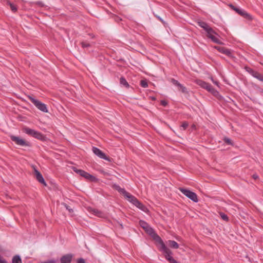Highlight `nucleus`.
I'll use <instances>...</instances> for the list:
<instances>
[{"mask_svg": "<svg viewBox=\"0 0 263 263\" xmlns=\"http://www.w3.org/2000/svg\"><path fill=\"white\" fill-rule=\"evenodd\" d=\"M31 136L36 139H38L41 141H46L47 138L42 133H28Z\"/></svg>", "mask_w": 263, "mask_h": 263, "instance_id": "f8f14e48", "label": "nucleus"}, {"mask_svg": "<svg viewBox=\"0 0 263 263\" xmlns=\"http://www.w3.org/2000/svg\"><path fill=\"white\" fill-rule=\"evenodd\" d=\"M12 263H22V259L19 255L13 256L12 260Z\"/></svg>", "mask_w": 263, "mask_h": 263, "instance_id": "412c9836", "label": "nucleus"}, {"mask_svg": "<svg viewBox=\"0 0 263 263\" xmlns=\"http://www.w3.org/2000/svg\"><path fill=\"white\" fill-rule=\"evenodd\" d=\"M140 226L145 230V231L152 236L154 239L156 241H158V238H160L154 231L150 226L145 221L140 220L139 221Z\"/></svg>", "mask_w": 263, "mask_h": 263, "instance_id": "f03ea898", "label": "nucleus"}, {"mask_svg": "<svg viewBox=\"0 0 263 263\" xmlns=\"http://www.w3.org/2000/svg\"><path fill=\"white\" fill-rule=\"evenodd\" d=\"M92 151L93 153L99 158L104 159L105 160H108L109 158L106 156V155L100 149L97 147H93Z\"/></svg>", "mask_w": 263, "mask_h": 263, "instance_id": "6e6552de", "label": "nucleus"}, {"mask_svg": "<svg viewBox=\"0 0 263 263\" xmlns=\"http://www.w3.org/2000/svg\"><path fill=\"white\" fill-rule=\"evenodd\" d=\"M230 7L232 8L236 12L240 15L241 16L244 17L246 18L250 19L251 16L249 14H248L245 10L241 9L240 8H237L233 6V5H230Z\"/></svg>", "mask_w": 263, "mask_h": 263, "instance_id": "0eeeda50", "label": "nucleus"}, {"mask_svg": "<svg viewBox=\"0 0 263 263\" xmlns=\"http://www.w3.org/2000/svg\"><path fill=\"white\" fill-rule=\"evenodd\" d=\"M188 126V124L187 123H183L182 124V127H183V129L182 130H185L186 129V127Z\"/></svg>", "mask_w": 263, "mask_h": 263, "instance_id": "f704fd0d", "label": "nucleus"}, {"mask_svg": "<svg viewBox=\"0 0 263 263\" xmlns=\"http://www.w3.org/2000/svg\"><path fill=\"white\" fill-rule=\"evenodd\" d=\"M179 190L182 194L193 201L195 202H197L198 201L197 195L194 192L183 188H179Z\"/></svg>", "mask_w": 263, "mask_h": 263, "instance_id": "20e7f679", "label": "nucleus"}, {"mask_svg": "<svg viewBox=\"0 0 263 263\" xmlns=\"http://www.w3.org/2000/svg\"><path fill=\"white\" fill-rule=\"evenodd\" d=\"M178 88L179 90L181 91L182 93H186L188 92L186 88L182 84H181L180 86H179Z\"/></svg>", "mask_w": 263, "mask_h": 263, "instance_id": "5701e85b", "label": "nucleus"}, {"mask_svg": "<svg viewBox=\"0 0 263 263\" xmlns=\"http://www.w3.org/2000/svg\"><path fill=\"white\" fill-rule=\"evenodd\" d=\"M222 52L227 55H230L231 54L230 50L227 49H222Z\"/></svg>", "mask_w": 263, "mask_h": 263, "instance_id": "7c9ffc66", "label": "nucleus"}, {"mask_svg": "<svg viewBox=\"0 0 263 263\" xmlns=\"http://www.w3.org/2000/svg\"><path fill=\"white\" fill-rule=\"evenodd\" d=\"M124 196L128 199V200L132 203L134 205L138 201V199L133 195H131L127 192L124 194Z\"/></svg>", "mask_w": 263, "mask_h": 263, "instance_id": "4468645a", "label": "nucleus"}, {"mask_svg": "<svg viewBox=\"0 0 263 263\" xmlns=\"http://www.w3.org/2000/svg\"><path fill=\"white\" fill-rule=\"evenodd\" d=\"M72 170L74 172L79 174L81 176L86 178V179L90 180L91 181H93L96 179L95 177L82 170H79L74 167H73Z\"/></svg>", "mask_w": 263, "mask_h": 263, "instance_id": "39448f33", "label": "nucleus"}, {"mask_svg": "<svg viewBox=\"0 0 263 263\" xmlns=\"http://www.w3.org/2000/svg\"><path fill=\"white\" fill-rule=\"evenodd\" d=\"M81 45H82V47L83 48H88V47H90V44L89 43L85 42H82L81 43Z\"/></svg>", "mask_w": 263, "mask_h": 263, "instance_id": "c756f323", "label": "nucleus"}, {"mask_svg": "<svg viewBox=\"0 0 263 263\" xmlns=\"http://www.w3.org/2000/svg\"><path fill=\"white\" fill-rule=\"evenodd\" d=\"M225 143H226L228 145H233V143L231 141V140L228 138H224L223 139Z\"/></svg>", "mask_w": 263, "mask_h": 263, "instance_id": "c85d7f7f", "label": "nucleus"}, {"mask_svg": "<svg viewBox=\"0 0 263 263\" xmlns=\"http://www.w3.org/2000/svg\"><path fill=\"white\" fill-rule=\"evenodd\" d=\"M255 78L263 82V76L259 72L257 73Z\"/></svg>", "mask_w": 263, "mask_h": 263, "instance_id": "cd10ccee", "label": "nucleus"}, {"mask_svg": "<svg viewBox=\"0 0 263 263\" xmlns=\"http://www.w3.org/2000/svg\"><path fill=\"white\" fill-rule=\"evenodd\" d=\"M171 82L172 83V84L176 86L177 87H179V86H180V85L181 84L177 80H176L173 78L171 79Z\"/></svg>", "mask_w": 263, "mask_h": 263, "instance_id": "393cba45", "label": "nucleus"}, {"mask_svg": "<svg viewBox=\"0 0 263 263\" xmlns=\"http://www.w3.org/2000/svg\"><path fill=\"white\" fill-rule=\"evenodd\" d=\"M90 212L93 214L94 215L100 217L104 218L106 217V215L103 212L96 209H91L90 210Z\"/></svg>", "mask_w": 263, "mask_h": 263, "instance_id": "ddd939ff", "label": "nucleus"}, {"mask_svg": "<svg viewBox=\"0 0 263 263\" xmlns=\"http://www.w3.org/2000/svg\"><path fill=\"white\" fill-rule=\"evenodd\" d=\"M114 188L118 191L119 193L123 194V196L127 192L124 189L121 188L119 185L117 184H114Z\"/></svg>", "mask_w": 263, "mask_h": 263, "instance_id": "6ab92c4d", "label": "nucleus"}, {"mask_svg": "<svg viewBox=\"0 0 263 263\" xmlns=\"http://www.w3.org/2000/svg\"><path fill=\"white\" fill-rule=\"evenodd\" d=\"M11 140L16 144L21 146H30V144L29 142L25 141L23 139H21L18 137L11 136Z\"/></svg>", "mask_w": 263, "mask_h": 263, "instance_id": "423d86ee", "label": "nucleus"}, {"mask_svg": "<svg viewBox=\"0 0 263 263\" xmlns=\"http://www.w3.org/2000/svg\"><path fill=\"white\" fill-rule=\"evenodd\" d=\"M197 24L199 26L203 29L206 33V36L214 43L220 44L221 42L219 39V35L216 32L205 22L198 21Z\"/></svg>", "mask_w": 263, "mask_h": 263, "instance_id": "f257e3e1", "label": "nucleus"}, {"mask_svg": "<svg viewBox=\"0 0 263 263\" xmlns=\"http://www.w3.org/2000/svg\"><path fill=\"white\" fill-rule=\"evenodd\" d=\"M7 5H9L11 9V10L15 12L17 11V7L16 6L13 4V3H11L9 1H8L7 3Z\"/></svg>", "mask_w": 263, "mask_h": 263, "instance_id": "4be33fe9", "label": "nucleus"}, {"mask_svg": "<svg viewBox=\"0 0 263 263\" xmlns=\"http://www.w3.org/2000/svg\"><path fill=\"white\" fill-rule=\"evenodd\" d=\"M196 83L198 85L203 89H205L209 84L208 83H206V82L201 80H197L196 81Z\"/></svg>", "mask_w": 263, "mask_h": 263, "instance_id": "dca6fc26", "label": "nucleus"}, {"mask_svg": "<svg viewBox=\"0 0 263 263\" xmlns=\"http://www.w3.org/2000/svg\"><path fill=\"white\" fill-rule=\"evenodd\" d=\"M171 82L172 83V84L176 86L177 87H179V86H180V85L181 84L177 80H176L173 78L171 79Z\"/></svg>", "mask_w": 263, "mask_h": 263, "instance_id": "b1692460", "label": "nucleus"}, {"mask_svg": "<svg viewBox=\"0 0 263 263\" xmlns=\"http://www.w3.org/2000/svg\"><path fill=\"white\" fill-rule=\"evenodd\" d=\"M29 100L40 110L46 113L48 112V110L45 104L31 96H29Z\"/></svg>", "mask_w": 263, "mask_h": 263, "instance_id": "7ed1b4c3", "label": "nucleus"}, {"mask_svg": "<svg viewBox=\"0 0 263 263\" xmlns=\"http://www.w3.org/2000/svg\"><path fill=\"white\" fill-rule=\"evenodd\" d=\"M161 104L163 105V106H166L167 105V102L164 101V100H162L161 101Z\"/></svg>", "mask_w": 263, "mask_h": 263, "instance_id": "e433bc0d", "label": "nucleus"}, {"mask_svg": "<svg viewBox=\"0 0 263 263\" xmlns=\"http://www.w3.org/2000/svg\"><path fill=\"white\" fill-rule=\"evenodd\" d=\"M41 263H56V261L53 259L49 260L46 261L42 262Z\"/></svg>", "mask_w": 263, "mask_h": 263, "instance_id": "2f4dec72", "label": "nucleus"}, {"mask_svg": "<svg viewBox=\"0 0 263 263\" xmlns=\"http://www.w3.org/2000/svg\"><path fill=\"white\" fill-rule=\"evenodd\" d=\"M140 85L143 88H146L148 87V84L146 80H143L140 81Z\"/></svg>", "mask_w": 263, "mask_h": 263, "instance_id": "bb28decb", "label": "nucleus"}, {"mask_svg": "<svg viewBox=\"0 0 263 263\" xmlns=\"http://www.w3.org/2000/svg\"><path fill=\"white\" fill-rule=\"evenodd\" d=\"M25 132H35L34 130L31 129H27Z\"/></svg>", "mask_w": 263, "mask_h": 263, "instance_id": "58836bf2", "label": "nucleus"}, {"mask_svg": "<svg viewBox=\"0 0 263 263\" xmlns=\"http://www.w3.org/2000/svg\"><path fill=\"white\" fill-rule=\"evenodd\" d=\"M220 216L221 217V218L224 221H228L229 220V218L228 217V216L225 214L224 213H220Z\"/></svg>", "mask_w": 263, "mask_h": 263, "instance_id": "a878e982", "label": "nucleus"}, {"mask_svg": "<svg viewBox=\"0 0 263 263\" xmlns=\"http://www.w3.org/2000/svg\"><path fill=\"white\" fill-rule=\"evenodd\" d=\"M211 79L212 81L213 82V83H214V84H215V85H217V86H219V83H218V82H217V81H214L212 78H211Z\"/></svg>", "mask_w": 263, "mask_h": 263, "instance_id": "c9c22d12", "label": "nucleus"}, {"mask_svg": "<svg viewBox=\"0 0 263 263\" xmlns=\"http://www.w3.org/2000/svg\"><path fill=\"white\" fill-rule=\"evenodd\" d=\"M245 70L247 71L249 74H250L254 78H255L257 75L258 72L254 70L253 69L249 67L246 66L245 67Z\"/></svg>", "mask_w": 263, "mask_h": 263, "instance_id": "f3484780", "label": "nucleus"}, {"mask_svg": "<svg viewBox=\"0 0 263 263\" xmlns=\"http://www.w3.org/2000/svg\"><path fill=\"white\" fill-rule=\"evenodd\" d=\"M252 177L254 179H257L258 178V176L256 174H253V176H252Z\"/></svg>", "mask_w": 263, "mask_h": 263, "instance_id": "4c0bfd02", "label": "nucleus"}, {"mask_svg": "<svg viewBox=\"0 0 263 263\" xmlns=\"http://www.w3.org/2000/svg\"><path fill=\"white\" fill-rule=\"evenodd\" d=\"M66 209L69 211V212H71V211H72V210L71 209H70V208H68V206H67L66 205H65Z\"/></svg>", "mask_w": 263, "mask_h": 263, "instance_id": "ea45409f", "label": "nucleus"}, {"mask_svg": "<svg viewBox=\"0 0 263 263\" xmlns=\"http://www.w3.org/2000/svg\"><path fill=\"white\" fill-rule=\"evenodd\" d=\"M77 262L78 263H85V261L83 258H80L77 260Z\"/></svg>", "mask_w": 263, "mask_h": 263, "instance_id": "473e14b6", "label": "nucleus"}, {"mask_svg": "<svg viewBox=\"0 0 263 263\" xmlns=\"http://www.w3.org/2000/svg\"><path fill=\"white\" fill-rule=\"evenodd\" d=\"M73 258L72 254H67L62 256L60 258L61 263H71Z\"/></svg>", "mask_w": 263, "mask_h": 263, "instance_id": "9b49d317", "label": "nucleus"}, {"mask_svg": "<svg viewBox=\"0 0 263 263\" xmlns=\"http://www.w3.org/2000/svg\"><path fill=\"white\" fill-rule=\"evenodd\" d=\"M167 245L173 249H178L179 248V245L174 240H168L167 242Z\"/></svg>", "mask_w": 263, "mask_h": 263, "instance_id": "a211bd4d", "label": "nucleus"}, {"mask_svg": "<svg viewBox=\"0 0 263 263\" xmlns=\"http://www.w3.org/2000/svg\"><path fill=\"white\" fill-rule=\"evenodd\" d=\"M210 93H211L213 95L216 97L218 98H222V96H220L219 92L216 90L210 84H208L207 87L205 89Z\"/></svg>", "mask_w": 263, "mask_h": 263, "instance_id": "9d476101", "label": "nucleus"}, {"mask_svg": "<svg viewBox=\"0 0 263 263\" xmlns=\"http://www.w3.org/2000/svg\"><path fill=\"white\" fill-rule=\"evenodd\" d=\"M34 168V174L35 176L36 179L41 183L43 184L45 186H46V183L44 180V179L41 174V173L35 168V167Z\"/></svg>", "mask_w": 263, "mask_h": 263, "instance_id": "1a4fd4ad", "label": "nucleus"}, {"mask_svg": "<svg viewBox=\"0 0 263 263\" xmlns=\"http://www.w3.org/2000/svg\"><path fill=\"white\" fill-rule=\"evenodd\" d=\"M135 205L145 213L148 211L147 208L139 200L135 203Z\"/></svg>", "mask_w": 263, "mask_h": 263, "instance_id": "2eb2a0df", "label": "nucleus"}, {"mask_svg": "<svg viewBox=\"0 0 263 263\" xmlns=\"http://www.w3.org/2000/svg\"><path fill=\"white\" fill-rule=\"evenodd\" d=\"M0 263H8L7 261L0 256Z\"/></svg>", "mask_w": 263, "mask_h": 263, "instance_id": "72a5a7b5", "label": "nucleus"}, {"mask_svg": "<svg viewBox=\"0 0 263 263\" xmlns=\"http://www.w3.org/2000/svg\"><path fill=\"white\" fill-rule=\"evenodd\" d=\"M120 83L121 85H123V86L128 88L129 86V84L126 80V79L124 77H121L120 79Z\"/></svg>", "mask_w": 263, "mask_h": 263, "instance_id": "aec40b11", "label": "nucleus"}]
</instances>
